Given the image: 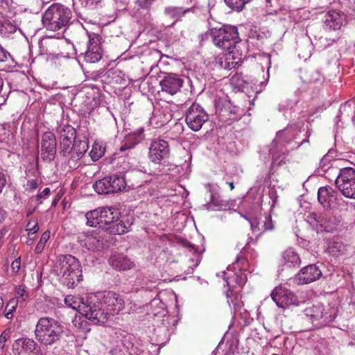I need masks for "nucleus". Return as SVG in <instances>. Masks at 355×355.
I'll list each match as a JSON object with an SVG mask.
<instances>
[{"label":"nucleus","instance_id":"51","mask_svg":"<svg viewBox=\"0 0 355 355\" xmlns=\"http://www.w3.org/2000/svg\"><path fill=\"white\" fill-rule=\"evenodd\" d=\"M352 110H355V103L354 102H347L340 107V112H347Z\"/></svg>","mask_w":355,"mask_h":355},{"label":"nucleus","instance_id":"63","mask_svg":"<svg viewBox=\"0 0 355 355\" xmlns=\"http://www.w3.org/2000/svg\"><path fill=\"white\" fill-rule=\"evenodd\" d=\"M165 331H166L165 327H159V329L155 330V333H162V332H165Z\"/></svg>","mask_w":355,"mask_h":355},{"label":"nucleus","instance_id":"28","mask_svg":"<svg viewBox=\"0 0 355 355\" xmlns=\"http://www.w3.org/2000/svg\"><path fill=\"white\" fill-rule=\"evenodd\" d=\"M172 116L167 107H155L149 123L155 128H160L168 123L171 120Z\"/></svg>","mask_w":355,"mask_h":355},{"label":"nucleus","instance_id":"53","mask_svg":"<svg viewBox=\"0 0 355 355\" xmlns=\"http://www.w3.org/2000/svg\"><path fill=\"white\" fill-rule=\"evenodd\" d=\"M26 186L28 191H33L38 187V183L35 180H31L28 181Z\"/></svg>","mask_w":355,"mask_h":355},{"label":"nucleus","instance_id":"47","mask_svg":"<svg viewBox=\"0 0 355 355\" xmlns=\"http://www.w3.org/2000/svg\"><path fill=\"white\" fill-rule=\"evenodd\" d=\"M26 227H27L26 230L29 232V236L31 235V234H35L39 230L37 223L35 220L30 221L27 224Z\"/></svg>","mask_w":355,"mask_h":355},{"label":"nucleus","instance_id":"9","mask_svg":"<svg viewBox=\"0 0 355 355\" xmlns=\"http://www.w3.org/2000/svg\"><path fill=\"white\" fill-rule=\"evenodd\" d=\"M306 220L311 225L315 226L318 230H324L326 232L337 231L341 225L340 216L334 214L329 210L311 212L307 216Z\"/></svg>","mask_w":355,"mask_h":355},{"label":"nucleus","instance_id":"40","mask_svg":"<svg viewBox=\"0 0 355 355\" xmlns=\"http://www.w3.org/2000/svg\"><path fill=\"white\" fill-rule=\"evenodd\" d=\"M19 300H17V297H12L10 299L6 306L5 314L4 316L9 320H11L13 318L14 313L16 311V309L18 306Z\"/></svg>","mask_w":355,"mask_h":355},{"label":"nucleus","instance_id":"36","mask_svg":"<svg viewBox=\"0 0 355 355\" xmlns=\"http://www.w3.org/2000/svg\"><path fill=\"white\" fill-rule=\"evenodd\" d=\"M227 205L223 202L220 196L210 197V200L202 205L203 208L208 211H220L225 207Z\"/></svg>","mask_w":355,"mask_h":355},{"label":"nucleus","instance_id":"60","mask_svg":"<svg viewBox=\"0 0 355 355\" xmlns=\"http://www.w3.org/2000/svg\"><path fill=\"white\" fill-rule=\"evenodd\" d=\"M6 211L0 207V221H2L6 218Z\"/></svg>","mask_w":355,"mask_h":355},{"label":"nucleus","instance_id":"20","mask_svg":"<svg viewBox=\"0 0 355 355\" xmlns=\"http://www.w3.org/2000/svg\"><path fill=\"white\" fill-rule=\"evenodd\" d=\"M322 276V272L315 264H311L302 268L293 277V282L297 285L306 284L316 281Z\"/></svg>","mask_w":355,"mask_h":355},{"label":"nucleus","instance_id":"15","mask_svg":"<svg viewBox=\"0 0 355 355\" xmlns=\"http://www.w3.org/2000/svg\"><path fill=\"white\" fill-rule=\"evenodd\" d=\"M208 120V115L201 106L193 103L189 108L185 117L188 126L193 131H198Z\"/></svg>","mask_w":355,"mask_h":355},{"label":"nucleus","instance_id":"34","mask_svg":"<svg viewBox=\"0 0 355 355\" xmlns=\"http://www.w3.org/2000/svg\"><path fill=\"white\" fill-rule=\"evenodd\" d=\"M282 261L288 266H295L300 263L299 255L291 248L286 250L282 256Z\"/></svg>","mask_w":355,"mask_h":355},{"label":"nucleus","instance_id":"52","mask_svg":"<svg viewBox=\"0 0 355 355\" xmlns=\"http://www.w3.org/2000/svg\"><path fill=\"white\" fill-rule=\"evenodd\" d=\"M6 184H7L6 175L4 173L0 171V193H2Z\"/></svg>","mask_w":355,"mask_h":355},{"label":"nucleus","instance_id":"4","mask_svg":"<svg viewBox=\"0 0 355 355\" xmlns=\"http://www.w3.org/2000/svg\"><path fill=\"white\" fill-rule=\"evenodd\" d=\"M248 261L246 259L242 257H238L232 263V266H229L225 271H222L217 274V276L222 277L226 282L227 286L229 288L226 291V297L227 303L230 306L232 305L235 308L239 306V300L237 297H234V288L242 287L247 281L246 275L242 272Z\"/></svg>","mask_w":355,"mask_h":355},{"label":"nucleus","instance_id":"10","mask_svg":"<svg viewBox=\"0 0 355 355\" xmlns=\"http://www.w3.org/2000/svg\"><path fill=\"white\" fill-rule=\"evenodd\" d=\"M87 48L82 49L79 46V53L78 49L74 47L76 54L78 55H83L87 62L96 63L100 61L103 56V49L101 47V37L95 33L87 32Z\"/></svg>","mask_w":355,"mask_h":355},{"label":"nucleus","instance_id":"32","mask_svg":"<svg viewBox=\"0 0 355 355\" xmlns=\"http://www.w3.org/2000/svg\"><path fill=\"white\" fill-rule=\"evenodd\" d=\"M182 245L191 254V257L189 259L191 264L189 266V269L187 271V273L190 274L193 272V269L196 268L200 263L201 260V256L197 248L191 243L184 241L182 242Z\"/></svg>","mask_w":355,"mask_h":355},{"label":"nucleus","instance_id":"3","mask_svg":"<svg viewBox=\"0 0 355 355\" xmlns=\"http://www.w3.org/2000/svg\"><path fill=\"white\" fill-rule=\"evenodd\" d=\"M121 213L114 207H102L86 214L87 224L91 227L107 230L113 234H123L129 231L130 225L119 220Z\"/></svg>","mask_w":355,"mask_h":355},{"label":"nucleus","instance_id":"42","mask_svg":"<svg viewBox=\"0 0 355 355\" xmlns=\"http://www.w3.org/2000/svg\"><path fill=\"white\" fill-rule=\"evenodd\" d=\"M252 0H225V3L231 9L236 11H241L245 6Z\"/></svg>","mask_w":355,"mask_h":355},{"label":"nucleus","instance_id":"1","mask_svg":"<svg viewBox=\"0 0 355 355\" xmlns=\"http://www.w3.org/2000/svg\"><path fill=\"white\" fill-rule=\"evenodd\" d=\"M302 123L287 126L277 133L276 138L270 146L269 153L272 156V165L280 166L284 162L286 153L297 148L307 141V132L301 130Z\"/></svg>","mask_w":355,"mask_h":355},{"label":"nucleus","instance_id":"24","mask_svg":"<svg viewBox=\"0 0 355 355\" xmlns=\"http://www.w3.org/2000/svg\"><path fill=\"white\" fill-rule=\"evenodd\" d=\"M105 236L104 232L93 231L85 235V238L80 241L81 245L88 250H100L107 245Z\"/></svg>","mask_w":355,"mask_h":355},{"label":"nucleus","instance_id":"18","mask_svg":"<svg viewBox=\"0 0 355 355\" xmlns=\"http://www.w3.org/2000/svg\"><path fill=\"white\" fill-rule=\"evenodd\" d=\"M73 145L70 146L69 153L67 155H62L68 159V164L70 168L77 167V162L80 160L88 150L89 144L87 139L74 140Z\"/></svg>","mask_w":355,"mask_h":355},{"label":"nucleus","instance_id":"50","mask_svg":"<svg viewBox=\"0 0 355 355\" xmlns=\"http://www.w3.org/2000/svg\"><path fill=\"white\" fill-rule=\"evenodd\" d=\"M21 268V259L18 257L15 259L11 263V270L12 272L17 273Z\"/></svg>","mask_w":355,"mask_h":355},{"label":"nucleus","instance_id":"30","mask_svg":"<svg viewBox=\"0 0 355 355\" xmlns=\"http://www.w3.org/2000/svg\"><path fill=\"white\" fill-rule=\"evenodd\" d=\"M241 58L235 57L232 51L218 55L216 58L215 67L225 70H231L240 64Z\"/></svg>","mask_w":355,"mask_h":355},{"label":"nucleus","instance_id":"13","mask_svg":"<svg viewBox=\"0 0 355 355\" xmlns=\"http://www.w3.org/2000/svg\"><path fill=\"white\" fill-rule=\"evenodd\" d=\"M170 148L168 143L162 139H155L151 141L148 148L149 159L157 164H161L169 157Z\"/></svg>","mask_w":355,"mask_h":355},{"label":"nucleus","instance_id":"35","mask_svg":"<svg viewBox=\"0 0 355 355\" xmlns=\"http://www.w3.org/2000/svg\"><path fill=\"white\" fill-rule=\"evenodd\" d=\"M56 42L53 37L44 38L40 41V49L42 53L55 54L56 53Z\"/></svg>","mask_w":355,"mask_h":355},{"label":"nucleus","instance_id":"19","mask_svg":"<svg viewBox=\"0 0 355 355\" xmlns=\"http://www.w3.org/2000/svg\"><path fill=\"white\" fill-rule=\"evenodd\" d=\"M272 300L280 308H286L291 305H298L297 297L289 290L283 287H276L271 293Z\"/></svg>","mask_w":355,"mask_h":355},{"label":"nucleus","instance_id":"31","mask_svg":"<svg viewBox=\"0 0 355 355\" xmlns=\"http://www.w3.org/2000/svg\"><path fill=\"white\" fill-rule=\"evenodd\" d=\"M324 27L329 31H336L340 28L343 18L336 10L327 12L323 18Z\"/></svg>","mask_w":355,"mask_h":355},{"label":"nucleus","instance_id":"2","mask_svg":"<svg viewBox=\"0 0 355 355\" xmlns=\"http://www.w3.org/2000/svg\"><path fill=\"white\" fill-rule=\"evenodd\" d=\"M92 310V323L103 325L110 316L117 315L125 308L124 299L114 291L90 293L88 301Z\"/></svg>","mask_w":355,"mask_h":355},{"label":"nucleus","instance_id":"37","mask_svg":"<svg viewBox=\"0 0 355 355\" xmlns=\"http://www.w3.org/2000/svg\"><path fill=\"white\" fill-rule=\"evenodd\" d=\"M190 10L189 8L184 9L181 7H167L165 8V14L174 19L175 21L180 20L184 14Z\"/></svg>","mask_w":355,"mask_h":355},{"label":"nucleus","instance_id":"61","mask_svg":"<svg viewBox=\"0 0 355 355\" xmlns=\"http://www.w3.org/2000/svg\"><path fill=\"white\" fill-rule=\"evenodd\" d=\"M270 198L272 199V205L275 203V201H276V199H277V196L275 193L273 192H271L270 193Z\"/></svg>","mask_w":355,"mask_h":355},{"label":"nucleus","instance_id":"25","mask_svg":"<svg viewBox=\"0 0 355 355\" xmlns=\"http://www.w3.org/2000/svg\"><path fill=\"white\" fill-rule=\"evenodd\" d=\"M246 219L249 221L253 233L257 235H260L263 232L272 230L274 228L271 217L268 215L249 216L246 217Z\"/></svg>","mask_w":355,"mask_h":355},{"label":"nucleus","instance_id":"7","mask_svg":"<svg viewBox=\"0 0 355 355\" xmlns=\"http://www.w3.org/2000/svg\"><path fill=\"white\" fill-rule=\"evenodd\" d=\"M71 16V11L68 7L53 3L43 14L42 24L47 30L57 31L69 24Z\"/></svg>","mask_w":355,"mask_h":355},{"label":"nucleus","instance_id":"6","mask_svg":"<svg viewBox=\"0 0 355 355\" xmlns=\"http://www.w3.org/2000/svg\"><path fill=\"white\" fill-rule=\"evenodd\" d=\"M56 273L61 282L69 288H74L82 281V268L78 260L71 254L58 257Z\"/></svg>","mask_w":355,"mask_h":355},{"label":"nucleus","instance_id":"38","mask_svg":"<svg viewBox=\"0 0 355 355\" xmlns=\"http://www.w3.org/2000/svg\"><path fill=\"white\" fill-rule=\"evenodd\" d=\"M346 247L342 242L334 241L329 244L327 252L333 257H338L345 252Z\"/></svg>","mask_w":355,"mask_h":355},{"label":"nucleus","instance_id":"62","mask_svg":"<svg viewBox=\"0 0 355 355\" xmlns=\"http://www.w3.org/2000/svg\"><path fill=\"white\" fill-rule=\"evenodd\" d=\"M352 8L355 11V0H348Z\"/></svg>","mask_w":355,"mask_h":355},{"label":"nucleus","instance_id":"45","mask_svg":"<svg viewBox=\"0 0 355 355\" xmlns=\"http://www.w3.org/2000/svg\"><path fill=\"white\" fill-rule=\"evenodd\" d=\"M10 58V53L0 44V63L6 62Z\"/></svg>","mask_w":355,"mask_h":355},{"label":"nucleus","instance_id":"54","mask_svg":"<svg viewBox=\"0 0 355 355\" xmlns=\"http://www.w3.org/2000/svg\"><path fill=\"white\" fill-rule=\"evenodd\" d=\"M9 337L10 331L8 329L3 331L0 336V343H4Z\"/></svg>","mask_w":355,"mask_h":355},{"label":"nucleus","instance_id":"58","mask_svg":"<svg viewBox=\"0 0 355 355\" xmlns=\"http://www.w3.org/2000/svg\"><path fill=\"white\" fill-rule=\"evenodd\" d=\"M143 133H144V129L140 128L139 129H137L135 134H137L139 137V139H138V141H140L144 137H143Z\"/></svg>","mask_w":355,"mask_h":355},{"label":"nucleus","instance_id":"26","mask_svg":"<svg viewBox=\"0 0 355 355\" xmlns=\"http://www.w3.org/2000/svg\"><path fill=\"white\" fill-rule=\"evenodd\" d=\"M184 80L178 75L168 73L160 81L162 91L170 95L178 93L182 87Z\"/></svg>","mask_w":355,"mask_h":355},{"label":"nucleus","instance_id":"11","mask_svg":"<svg viewBox=\"0 0 355 355\" xmlns=\"http://www.w3.org/2000/svg\"><path fill=\"white\" fill-rule=\"evenodd\" d=\"M336 185L345 197L355 199V168H340L336 180Z\"/></svg>","mask_w":355,"mask_h":355},{"label":"nucleus","instance_id":"39","mask_svg":"<svg viewBox=\"0 0 355 355\" xmlns=\"http://www.w3.org/2000/svg\"><path fill=\"white\" fill-rule=\"evenodd\" d=\"M137 159L135 157H125L121 158L119 162V170L121 173H126L134 170L136 166Z\"/></svg>","mask_w":355,"mask_h":355},{"label":"nucleus","instance_id":"46","mask_svg":"<svg viewBox=\"0 0 355 355\" xmlns=\"http://www.w3.org/2000/svg\"><path fill=\"white\" fill-rule=\"evenodd\" d=\"M81 4L89 8L96 7L100 3L101 0H80Z\"/></svg>","mask_w":355,"mask_h":355},{"label":"nucleus","instance_id":"12","mask_svg":"<svg viewBox=\"0 0 355 355\" xmlns=\"http://www.w3.org/2000/svg\"><path fill=\"white\" fill-rule=\"evenodd\" d=\"M125 181L123 176L111 175L96 181L93 188L98 194H109L121 191L125 187Z\"/></svg>","mask_w":355,"mask_h":355},{"label":"nucleus","instance_id":"48","mask_svg":"<svg viewBox=\"0 0 355 355\" xmlns=\"http://www.w3.org/2000/svg\"><path fill=\"white\" fill-rule=\"evenodd\" d=\"M51 191L49 188H45L41 193H38L36 196V200L40 201L39 204L42 203V199H46L50 195Z\"/></svg>","mask_w":355,"mask_h":355},{"label":"nucleus","instance_id":"8","mask_svg":"<svg viewBox=\"0 0 355 355\" xmlns=\"http://www.w3.org/2000/svg\"><path fill=\"white\" fill-rule=\"evenodd\" d=\"M213 43L218 47L230 51L240 41L237 28L232 26H223L210 30Z\"/></svg>","mask_w":355,"mask_h":355},{"label":"nucleus","instance_id":"49","mask_svg":"<svg viewBox=\"0 0 355 355\" xmlns=\"http://www.w3.org/2000/svg\"><path fill=\"white\" fill-rule=\"evenodd\" d=\"M207 188L210 193V197L214 196H219L218 195V190L219 187L214 184H208L207 185Z\"/></svg>","mask_w":355,"mask_h":355},{"label":"nucleus","instance_id":"59","mask_svg":"<svg viewBox=\"0 0 355 355\" xmlns=\"http://www.w3.org/2000/svg\"><path fill=\"white\" fill-rule=\"evenodd\" d=\"M2 5H5L6 7H9L12 3V0H0Z\"/></svg>","mask_w":355,"mask_h":355},{"label":"nucleus","instance_id":"5","mask_svg":"<svg viewBox=\"0 0 355 355\" xmlns=\"http://www.w3.org/2000/svg\"><path fill=\"white\" fill-rule=\"evenodd\" d=\"M34 334L37 341L42 345L52 346L62 339L64 327L53 318L42 317L36 323Z\"/></svg>","mask_w":355,"mask_h":355},{"label":"nucleus","instance_id":"43","mask_svg":"<svg viewBox=\"0 0 355 355\" xmlns=\"http://www.w3.org/2000/svg\"><path fill=\"white\" fill-rule=\"evenodd\" d=\"M49 238H50V232L49 231H46L42 234L40 240L35 248V253H37V254L42 253V252L43 251V250L45 247V245H46V242L48 241V240L49 239Z\"/></svg>","mask_w":355,"mask_h":355},{"label":"nucleus","instance_id":"16","mask_svg":"<svg viewBox=\"0 0 355 355\" xmlns=\"http://www.w3.org/2000/svg\"><path fill=\"white\" fill-rule=\"evenodd\" d=\"M89 298H90V294L81 298L69 295L65 297L64 303L68 307L78 311L80 314L92 322L93 309H90V306H89L90 304H87Z\"/></svg>","mask_w":355,"mask_h":355},{"label":"nucleus","instance_id":"64","mask_svg":"<svg viewBox=\"0 0 355 355\" xmlns=\"http://www.w3.org/2000/svg\"><path fill=\"white\" fill-rule=\"evenodd\" d=\"M132 146H131V148H132ZM129 148H130V147H128V146H126L123 145V146H122L120 148V150H121V151H125V150H126L127 149H129Z\"/></svg>","mask_w":355,"mask_h":355},{"label":"nucleus","instance_id":"23","mask_svg":"<svg viewBox=\"0 0 355 355\" xmlns=\"http://www.w3.org/2000/svg\"><path fill=\"white\" fill-rule=\"evenodd\" d=\"M304 314L311 320L312 322L321 320L320 325H326L335 318L334 315H328L325 312L324 306L320 303L306 307L304 310Z\"/></svg>","mask_w":355,"mask_h":355},{"label":"nucleus","instance_id":"55","mask_svg":"<svg viewBox=\"0 0 355 355\" xmlns=\"http://www.w3.org/2000/svg\"><path fill=\"white\" fill-rule=\"evenodd\" d=\"M153 0H137L139 5L143 8H147L152 3Z\"/></svg>","mask_w":355,"mask_h":355},{"label":"nucleus","instance_id":"41","mask_svg":"<svg viewBox=\"0 0 355 355\" xmlns=\"http://www.w3.org/2000/svg\"><path fill=\"white\" fill-rule=\"evenodd\" d=\"M105 153V148L102 145L98 142H94L92 145V148L89 152V155L92 161H97Z\"/></svg>","mask_w":355,"mask_h":355},{"label":"nucleus","instance_id":"44","mask_svg":"<svg viewBox=\"0 0 355 355\" xmlns=\"http://www.w3.org/2000/svg\"><path fill=\"white\" fill-rule=\"evenodd\" d=\"M15 297H17V300H19L20 302H25L29 296L28 292L26 289V287L22 285L15 287Z\"/></svg>","mask_w":355,"mask_h":355},{"label":"nucleus","instance_id":"22","mask_svg":"<svg viewBox=\"0 0 355 355\" xmlns=\"http://www.w3.org/2000/svg\"><path fill=\"white\" fill-rule=\"evenodd\" d=\"M57 150V142L54 134L51 132H45L41 141V158L51 162L55 158Z\"/></svg>","mask_w":355,"mask_h":355},{"label":"nucleus","instance_id":"14","mask_svg":"<svg viewBox=\"0 0 355 355\" xmlns=\"http://www.w3.org/2000/svg\"><path fill=\"white\" fill-rule=\"evenodd\" d=\"M318 202L324 209L334 210L344 202L337 191L331 187H322L318 191Z\"/></svg>","mask_w":355,"mask_h":355},{"label":"nucleus","instance_id":"17","mask_svg":"<svg viewBox=\"0 0 355 355\" xmlns=\"http://www.w3.org/2000/svg\"><path fill=\"white\" fill-rule=\"evenodd\" d=\"M168 339L167 336L164 338L159 336L156 340V343H149L147 345L137 343L132 344L130 347L128 346H126V347L130 355H158L160 347L164 346Z\"/></svg>","mask_w":355,"mask_h":355},{"label":"nucleus","instance_id":"56","mask_svg":"<svg viewBox=\"0 0 355 355\" xmlns=\"http://www.w3.org/2000/svg\"><path fill=\"white\" fill-rule=\"evenodd\" d=\"M161 309L160 311H159V312H153V314L155 315V316H160V317H162V316H164L166 313V310L164 309V304L161 303Z\"/></svg>","mask_w":355,"mask_h":355},{"label":"nucleus","instance_id":"29","mask_svg":"<svg viewBox=\"0 0 355 355\" xmlns=\"http://www.w3.org/2000/svg\"><path fill=\"white\" fill-rule=\"evenodd\" d=\"M110 266L116 270L125 271L134 267V263L125 254L121 253L112 254L110 259Z\"/></svg>","mask_w":355,"mask_h":355},{"label":"nucleus","instance_id":"27","mask_svg":"<svg viewBox=\"0 0 355 355\" xmlns=\"http://www.w3.org/2000/svg\"><path fill=\"white\" fill-rule=\"evenodd\" d=\"M37 347V344L33 339L26 337L15 340L12 349L15 355H30Z\"/></svg>","mask_w":355,"mask_h":355},{"label":"nucleus","instance_id":"33","mask_svg":"<svg viewBox=\"0 0 355 355\" xmlns=\"http://www.w3.org/2000/svg\"><path fill=\"white\" fill-rule=\"evenodd\" d=\"M17 24L9 19L0 20V36L3 38H10L17 31Z\"/></svg>","mask_w":355,"mask_h":355},{"label":"nucleus","instance_id":"21","mask_svg":"<svg viewBox=\"0 0 355 355\" xmlns=\"http://www.w3.org/2000/svg\"><path fill=\"white\" fill-rule=\"evenodd\" d=\"M57 133L60 139V153L67 155L70 146L76 139V130L71 125L61 123L57 128Z\"/></svg>","mask_w":355,"mask_h":355},{"label":"nucleus","instance_id":"57","mask_svg":"<svg viewBox=\"0 0 355 355\" xmlns=\"http://www.w3.org/2000/svg\"><path fill=\"white\" fill-rule=\"evenodd\" d=\"M173 128L177 130L178 134H181L183 132V126L181 123H175Z\"/></svg>","mask_w":355,"mask_h":355}]
</instances>
